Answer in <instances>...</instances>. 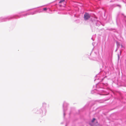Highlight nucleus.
Masks as SVG:
<instances>
[{"mask_svg":"<svg viewBox=\"0 0 126 126\" xmlns=\"http://www.w3.org/2000/svg\"><path fill=\"white\" fill-rule=\"evenodd\" d=\"M63 2L62 3V5H63Z\"/></svg>","mask_w":126,"mask_h":126,"instance_id":"obj_6","label":"nucleus"},{"mask_svg":"<svg viewBox=\"0 0 126 126\" xmlns=\"http://www.w3.org/2000/svg\"><path fill=\"white\" fill-rule=\"evenodd\" d=\"M95 120V118H93V120L92 121V122L93 123L94 121Z\"/></svg>","mask_w":126,"mask_h":126,"instance_id":"obj_3","label":"nucleus"},{"mask_svg":"<svg viewBox=\"0 0 126 126\" xmlns=\"http://www.w3.org/2000/svg\"><path fill=\"white\" fill-rule=\"evenodd\" d=\"M59 3L61 4V5L64 6L66 4V2L65 0H61L59 2Z\"/></svg>","mask_w":126,"mask_h":126,"instance_id":"obj_2","label":"nucleus"},{"mask_svg":"<svg viewBox=\"0 0 126 126\" xmlns=\"http://www.w3.org/2000/svg\"><path fill=\"white\" fill-rule=\"evenodd\" d=\"M90 17V15L88 13H86L84 15V18L85 20H88Z\"/></svg>","mask_w":126,"mask_h":126,"instance_id":"obj_1","label":"nucleus"},{"mask_svg":"<svg viewBox=\"0 0 126 126\" xmlns=\"http://www.w3.org/2000/svg\"><path fill=\"white\" fill-rule=\"evenodd\" d=\"M118 58H119V55H118Z\"/></svg>","mask_w":126,"mask_h":126,"instance_id":"obj_5","label":"nucleus"},{"mask_svg":"<svg viewBox=\"0 0 126 126\" xmlns=\"http://www.w3.org/2000/svg\"><path fill=\"white\" fill-rule=\"evenodd\" d=\"M43 10L44 11L46 10L47 9V8H44L43 9Z\"/></svg>","mask_w":126,"mask_h":126,"instance_id":"obj_4","label":"nucleus"}]
</instances>
